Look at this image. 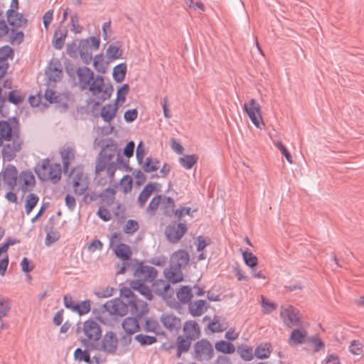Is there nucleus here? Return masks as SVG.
I'll list each match as a JSON object with an SVG mask.
<instances>
[{
  "mask_svg": "<svg viewBox=\"0 0 364 364\" xmlns=\"http://www.w3.org/2000/svg\"><path fill=\"white\" fill-rule=\"evenodd\" d=\"M133 186V179L131 176L125 175L119 182V188L124 193L131 192Z\"/></svg>",
  "mask_w": 364,
  "mask_h": 364,
  "instance_id": "nucleus-45",
  "label": "nucleus"
},
{
  "mask_svg": "<svg viewBox=\"0 0 364 364\" xmlns=\"http://www.w3.org/2000/svg\"><path fill=\"white\" fill-rule=\"evenodd\" d=\"M79 85L82 89H86L95 79L93 71L87 67H80L77 70Z\"/></svg>",
  "mask_w": 364,
  "mask_h": 364,
  "instance_id": "nucleus-19",
  "label": "nucleus"
},
{
  "mask_svg": "<svg viewBox=\"0 0 364 364\" xmlns=\"http://www.w3.org/2000/svg\"><path fill=\"white\" fill-rule=\"evenodd\" d=\"M185 336L191 340H195L200 336V327L196 321H188L183 326Z\"/></svg>",
  "mask_w": 364,
  "mask_h": 364,
  "instance_id": "nucleus-25",
  "label": "nucleus"
},
{
  "mask_svg": "<svg viewBox=\"0 0 364 364\" xmlns=\"http://www.w3.org/2000/svg\"><path fill=\"white\" fill-rule=\"evenodd\" d=\"M93 67L100 73H105L108 69L109 61L106 60L103 54L100 53L92 57Z\"/></svg>",
  "mask_w": 364,
  "mask_h": 364,
  "instance_id": "nucleus-30",
  "label": "nucleus"
},
{
  "mask_svg": "<svg viewBox=\"0 0 364 364\" xmlns=\"http://www.w3.org/2000/svg\"><path fill=\"white\" fill-rule=\"evenodd\" d=\"M205 309V301L203 300H198L189 305V311L193 316H201Z\"/></svg>",
  "mask_w": 364,
  "mask_h": 364,
  "instance_id": "nucleus-38",
  "label": "nucleus"
},
{
  "mask_svg": "<svg viewBox=\"0 0 364 364\" xmlns=\"http://www.w3.org/2000/svg\"><path fill=\"white\" fill-rule=\"evenodd\" d=\"M115 292V289L111 287H102L95 291V294L99 298H107L112 296Z\"/></svg>",
  "mask_w": 364,
  "mask_h": 364,
  "instance_id": "nucleus-54",
  "label": "nucleus"
},
{
  "mask_svg": "<svg viewBox=\"0 0 364 364\" xmlns=\"http://www.w3.org/2000/svg\"><path fill=\"white\" fill-rule=\"evenodd\" d=\"M209 329L213 332H221L225 329V324L221 322L218 318H215L211 323L208 325Z\"/></svg>",
  "mask_w": 364,
  "mask_h": 364,
  "instance_id": "nucleus-58",
  "label": "nucleus"
},
{
  "mask_svg": "<svg viewBox=\"0 0 364 364\" xmlns=\"http://www.w3.org/2000/svg\"><path fill=\"white\" fill-rule=\"evenodd\" d=\"M118 338L112 331H107L103 336L100 349L107 353H113L117 350Z\"/></svg>",
  "mask_w": 364,
  "mask_h": 364,
  "instance_id": "nucleus-16",
  "label": "nucleus"
},
{
  "mask_svg": "<svg viewBox=\"0 0 364 364\" xmlns=\"http://www.w3.org/2000/svg\"><path fill=\"white\" fill-rule=\"evenodd\" d=\"M63 167L65 171H68L69 166L75 159V151L70 146L64 147L60 152Z\"/></svg>",
  "mask_w": 364,
  "mask_h": 364,
  "instance_id": "nucleus-29",
  "label": "nucleus"
},
{
  "mask_svg": "<svg viewBox=\"0 0 364 364\" xmlns=\"http://www.w3.org/2000/svg\"><path fill=\"white\" fill-rule=\"evenodd\" d=\"M9 100L14 105H18L23 100V97L18 91L14 90L9 92Z\"/></svg>",
  "mask_w": 364,
  "mask_h": 364,
  "instance_id": "nucleus-63",
  "label": "nucleus"
},
{
  "mask_svg": "<svg viewBox=\"0 0 364 364\" xmlns=\"http://www.w3.org/2000/svg\"><path fill=\"white\" fill-rule=\"evenodd\" d=\"M159 161L156 159H153L151 157H147L145 159V161L142 166L144 171L147 173H151L156 171L159 167Z\"/></svg>",
  "mask_w": 364,
  "mask_h": 364,
  "instance_id": "nucleus-43",
  "label": "nucleus"
},
{
  "mask_svg": "<svg viewBox=\"0 0 364 364\" xmlns=\"http://www.w3.org/2000/svg\"><path fill=\"white\" fill-rule=\"evenodd\" d=\"M17 184L23 191H31L36 185V178L30 171H23L18 176Z\"/></svg>",
  "mask_w": 364,
  "mask_h": 364,
  "instance_id": "nucleus-18",
  "label": "nucleus"
},
{
  "mask_svg": "<svg viewBox=\"0 0 364 364\" xmlns=\"http://www.w3.org/2000/svg\"><path fill=\"white\" fill-rule=\"evenodd\" d=\"M18 176L16 167L9 166L0 173V181H2L4 185H7L9 188L13 189L17 185ZM1 186V182H0V188Z\"/></svg>",
  "mask_w": 364,
  "mask_h": 364,
  "instance_id": "nucleus-14",
  "label": "nucleus"
},
{
  "mask_svg": "<svg viewBox=\"0 0 364 364\" xmlns=\"http://www.w3.org/2000/svg\"><path fill=\"white\" fill-rule=\"evenodd\" d=\"M175 202L171 197L162 196L160 208L165 215H171L174 211Z\"/></svg>",
  "mask_w": 364,
  "mask_h": 364,
  "instance_id": "nucleus-33",
  "label": "nucleus"
},
{
  "mask_svg": "<svg viewBox=\"0 0 364 364\" xmlns=\"http://www.w3.org/2000/svg\"><path fill=\"white\" fill-rule=\"evenodd\" d=\"M70 179L76 194L82 195L87 191L89 184L88 180L80 168H77L72 171Z\"/></svg>",
  "mask_w": 364,
  "mask_h": 364,
  "instance_id": "nucleus-11",
  "label": "nucleus"
},
{
  "mask_svg": "<svg viewBox=\"0 0 364 364\" xmlns=\"http://www.w3.org/2000/svg\"><path fill=\"white\" fill-rule=\"evenodd\" d=\"M164 273L165 277L172 283L175 284L183 281V275L181 268L170 264V267L166 268Z\"/></svg>",
  "mask_w": 364,
  "mask_h": 364,
  "instance_id": "nucleus-26",
  "label": "nucleus"
},
{
  "mask_svg": "<svg viewBox=\"0 0 364 364\" xmlns=\"http://www.w3.org/2000/svg\"><path fill=\"white\" fill-rule=\"evenodd\" d=\"M126 73L127 65L124 63H122L116 65L113 68L112 77L117 82L119 83L124 80Z\"/></svg>",
  "mask_w": 364,
  "mask_h": 364,
  "instance_id": "nucleus-37",
  "label": "nucleus"
},
{
  "mask_svg": "<svg viewBox=\"0 0 364 364\" xmlns=\"http://www.w3.org/2000/svg\"><path fill=\"white\" fill-rule=\"evenodd\" d=\"M178 299L184 304L189 302L192 298L191 290L188 287H182L177 292Z\"/></svg>",
  "mask_w": 364,
  "mask_h": 364,
  "instance_id": "nucleus-47",
  "label": "nucleus"
},
{
  "mask_svg": "<svg viewBox=\"0 0 364 364\" xmlns=\"http://www.w3.org/2000/svg\"><path fill=\"white\" fill-rule=\"evenodd\" d=\"M215 346L218 351L224 353H232L235 350L234 345L225 341L217 342Z\"/></svg>",
  "mask_w": 364,
  "mask_h": 364,
  "instance_id": "nucleus-48",
  "label": "nucleus"
},
{
  "mask_svg": "<svg viewBox=\"0 0 364 364\" xmlns=\"http://www.w3.org/2000/svg\"><path fill=\"white\" fill-rule=\"evenodd\" d=\"M90 301L89 300H86L76 304L73 312H76L79 315L82 316L88 314L90 311Z\"/></svg>",
  "mask_w": 364,
  "mask_h": 364,
  "instance_id": "nucleus-53",
  "label": "nucleus"
},
{
  "mask_svg": "<svg viewBox=\"0 0 364 364\" xmlns=\"http://www.w3.org/2000/svg\"><path fill=\"white\" fill-rule=\"evenodd\" d=\"M18 130V125L15 122L1 121L0 122V146L4 141H9L15 132Z\"/></svg>",
  "mask_w": 364,
  "mask_h": 364,
  "instance_id": "nucleus-15",
  "label": "nucleus"
},
{
  "mask_svg": "<svg viewBox=\"0 0 364 364\" xmlns=\"http://www.w3.org/2000/svg\"><path fill=\"white\" fill-rule=\"evenodd\" d=\"M36 173L39 179L56 183L61 178V166L46 159L36 167Z\"/></svg>",
  "mask_w": 364,
  "mask_h": 364,
  "instance_id": "nucleus-4",
  "label": "nucleus"
},
{
  "mask_svg": "<svg viewBox=\"0 0 364 364\" xmlns=\"http://www.w3.org/2000/svg\"><path fill=\"white\" fill-rule=\"evenodd\" d=\"M161 321L164 326L170 331L178 330L181 325V319L171 314H163Z\"/></svg>",
  "mask_w": 364,
  "mask_h": 364,
  "instance_id": "nucleus-23",
  "label": "nucleus"
},
{
  "mask_svg": "<svg viewBox=\"0 0 364 364\" xmlns=\"http://www.w3.org/2000/svg\"><path fill=\"white\" fill-rule=\"evenodd\" d=\"M104 309L109 314L123 316L129 311L128 303L126 299H114L107 301L104 304Z\"/></svg>",
  "mask_w": 364,
  "mask_h": 364,
  "instance_id": "nucleus-12",
  "label": "nucleus"
},
{
  "mask_svg": "<svg viewBox=\"0 0 364 364\" xmlns=\"http://www.w3.org/2000/svg\"><path fill=\"white\" fill-rule=\"evenodd\" d=\"M131 287L137 291L139 294L144 296L146 299L151 300L153 298L151 289L145 286L144 284L139 281H132L130 283Z\"/></svg>",
  "mask_w": 364,
  "mask_h": 364,
  "instance_id": "nucleus-32",
  "label": "nucleus"
},
{
  "mask_svg": "<svg viewBox=\"0 0 364 364\" xmlns=\"http://www.w3.org/2000/svg\"><path fill=\"white\" fill-rule=\"evenodd\" d=\"M189 254L183 250H179L172 254L170 264L178 268L184 269L189 262Z\"/></svg>",
  "mask_w": 364,
  "mask_h": 364,
  "instance_id": "nucleus-20",
  "label": "nucleus"
},
{
  "mask_svg": "<svg viewBox=\"0 0 364 364\" xmlns=\"http://www.w3.org/2000/svg\"><path fill=\"white\" fill-rule=\"evenodd\" d=\"M74 357L79 361H85L87 364H91L90 357L87 350H82L80 348H77L74 352Z\"/></svg>",
  "mask_w": 364,
  "mask_h": 364,
  "instance_id": "nucleus-56",
  "label": "nucleus"
},
{
  "mask_svg": "<svg viewBox=\"0 0 364 364\" xmlns=\"http://www.w3.org/2000/svg\"><path fill=\"white\" fill-rule=\"evenodd\" d=\"M118 109L117 104H107L101 108L100 116L105 122L109 123L116 117Z\"/></svg>",
  "mask_w": 364,
  "mask_h": 364,
  "instance_id": "nucleus-24",
  "label": "nucleus"
},
{
  "mask_svg": "<svg viewBox=\"0 0 364 364\" xmlns=\"http://www.w3.org/2000/svg\"><path fill=\"white\" fill-rule=\"evenodd\" d=\"M120 296L126 299L128 303L129 311L132 314L141 317L149 311L147 304L141 300L137 299L131 289L123 288L120 290Z\"/></svg>",
  "mask_w": 364,
  "mask_h": 364,
  "instance_id": "nucleus-5",
  "label": "nucleus"
},
{
  "mask_svg": "<svg viewBox=\"0 0 364 364\" xmlns=\"http://www.w3.org/2000/svg\"><path fill=\"white\" fill-rule=\"evenodd\" d=\"M243 108L252 124L258 129H262L265 124L262 114V107L255 99H250L245 103Z\"/></svg>",
  "mask_w": 364,
  "mask_h": 364,
  "instance_id": "nucleus-6",
  "label": "nucleus"
},
{
  "mask_svg": "<svg viewBox=\"0 0 364 364\" xmlns=\"http://www.w3.org/2000/svg\"><path fill=\"white\" fill-rule=\"evenodd\" d=\"M161 185L157 183H147L138 197V203L141 207H143L146 203L149 198L155 191H159Z\"/></svg>",
  "mask_w": 364,
  "mask_h": 364,
  "instance_id": "nucleus-22",
  "label": "nucleus"
},
{
  "mask_svg": "<svg viewBox=\"0 0 364 364\" xmlns=\"http://www.w3.org/2000/svg\"><path fill=\"white\" fill-rule=\"evenodd\" d=\"M13 55L14 50L11 47L5 46L0 48V59L7 61L8 58L13 57Z\"/></svg>",
  "mask_w": 364,
  "mask_h": 364,
  "instance_id": "nucleus-62",
  "label": "nucleus"
},
{
  "mask_svg": "<svg viewBox=\"0 0 364 364\" xmlns=\"http://www.w3.org/2000/svg\"><path fill=\"white\" fill-rule=\"evenodd\" d=\"M11 142L6 144L2 149V156L4 159L11 161L16 154L23 149L24 141L19 131L15 132L10 140Z\"/></svg>",
  "mask_w": 364,
  "mask_h": 364,
  "instance_id": "nucleus-9",
  "label": "nucleus"
},
{
  "mask_svg": "<svg viewBox=\"0 0 364 364\" xmlns=\"http://www.w3.org/2000/svg\"><path fill=\"white\" fill-rule=\"evenodd\" d=\"M197 154L185 155L179 159L180 164L186 169H191L198 161Z\"/></svg>",
  "mask_w": 364,
  "mask_h": 364,
  "instance_id": "nucleus-40",
  "label": "nucleus"
},
{
  "mask_svg": "<svg viewBox=\"0 0 364 364\" xmlns=\"http://www.w3.org/2000/svg\"><path fill=\"white\" fill-rule=\"evenodd\" d=\"M135 339L141 345H151L156 341V338L154 336L139 334L135 336Z\"/></svg>",
  "mask_w": 364,
  "mask_h": 364,
  "instance_id": "nucleus-59",
  "label": "nucleus"
},
{
  "mask_svg": "<svg viewBox=\"0 0 364 364\" xmlns=\"http://www.w3.org/2000/svg\"><path fill=\"white\" fill-rule=\"evenodd\" d=\"M242 255L243 260H244L245 263L246 264V265H247L248 267H250L251 268H253L255 266H257V264L258 263V259L251 252L243 251L242 252Z\"/></svg>",
  "mask_w": 364,
  "mask_h": 364,
  "instance_id": "nucleus-52",
  "label": "nucleus"
},
{
  "mask_svg": "<svg viewBox=\"0 0 364 364\" xmlns=\"http://www.w3.org/2000/svg\"><path fill=\"white\" fill-rule=\"evenodd\" d=\"M213 348L211 343L205 339L198 341L194 346V356L199 360H208L213 358Z\"/></svg>",
  "mask_w": 364,
  "mask_h": 364,
  "instance_id": "nucleus-13",
  "label": "nucleus"
},
{
  "mask_svg": "<svg viewBox=\"0 0 364 364\" xmlns=\"http://www.w3.org/2000/svg\"><path fill=\"white\" fill-rule=\"evenodd\" d=\"M162 195H158L154 196L150 201L149 205L146 208V211L151 215L155 214L157 209L160 208L161 203Z\"/></svg>",
  "mask_w": 364,
  "mask_h": 364,
  "instance_id": "nucleus-50",
  "label": "nucleus"
},
{
  "mask_svg": "<svg viewBox=\"0 0 364 364\" xmlns=\"http://www.w3.org/2000/svg\"><path fill=\"white\" fill-rule=\"evenodd\" d=\"M58 95L52 89H47L45 92V98L50 103L58 102Z\"/></svg>",
  "mask_w": 364,
  "mask_h": 364,
  "instance_id": "nucleus-64",
  "label": "nucleus"
},
{
  "mask_svg": "<svg viewBox=\"0 0 364 364\" xmlns=\"http://www.w3.org/2000/svg\"><path fill=\"white\" fill-rule=\"evenodd\" d=\"M122 236L120 233L114 232L109 238V247L116 256L123 261L130 259L132 252L129 245L122 243Z\"/></svg>",
  "mask_w": 364,
  "mask_h": 364,
  "instance_id": "nucleus-8",
  "label": "nucleus"
},
{
  "mask_svg": "<svg viewBox=\"0 0 364 364\" xmlns=\"http://www.w3.org/2000/svg\"><path fill=\"white\" fill-rule=\"evenodd\" d=\"M192 340L188 339L186 337L179 336L177 340V348H178V357H181V355L183 352L188 350L191 346V342Z\"/></svg>",
  "mask_w": 364,
  "mask_h": 364,
  "instance_id": "nucleus-44",
  "label": "nucleus"
},
{
  "mask_svg": "<svg viewBox=\"0 0 364 364\" xmlns=\"http://www.w3.org/2000/svg\"><path fill=\"white\" fill-rule=\"evenodd\" d=\"M77 333L84 346L94 349L96 348L97 341L102 337V328L97 321L88 319L77 326Z\"/></svg>",
  "mask_w": 364,
  "mask_h": 364,
  "instance_id": "nucleus-3",
  "label": "nucleus"
},
{
  "mask_svg": "<svg viewBox=\"0 0 364 364\" xmlns=\"http://www.w3.org/2000/svg\"><path fill=\"white\" fill-rule=\"evenodd\" d=\"M70 30L75 33H80L83 31V27L79 24V18L77 15H73L70 18Z\"/></svg>",
  "mask_w": 364,
  "mask_h": 364,
  "instance_id": "nucleus-60",
  "label": "nucleus"
},
{
  "mask_svg": "<svg viewBox=\"0 0 364 364\" xmlns=\"http://www.w3.org/2000/svg\"><path fill=\"white\" fill-rule=\"evenodd\" d=\"M129 90V87L127 84H124L120 88H119L117 90V98L114 104H117L118 106L124 104Z\"/></svg>",
  "mask_w": 364,
  "mask_h": 364,
  "instance_id": "nucleus-46",
  "label": "nucleus"
},
{
  "mask_svg": "<svg viewBox=\"0 0 364 364\" xmlns=\"http://www.w3.org/2000/svg\"><path fill=\"white\" fill-rule=\"evenodd\" d=\"M139 229V223L134 220H128L124 227V232L126 234L132 235Z\"/></svg>",
  "mask_w": 364,
  "mask_h": 364,
  "instance_id": "nucleus-57",
  "label": "nucleus"
},
{
  "mask_svg": "<svg viewBox=\"0 0 364 364\" xmlns=\"http://www.w3.org/2000/svg\"><path fill=\"white\" fill-rule=\"evenodd\" d=\"M46 75L49 81L57 82L62 76V70L54 64H50L46 70Z\"/></svg>",
  "mask_w": 364,
  "mask_h": 364,
  "instance_id": "nucleus-35",
  "label": "nucleus"
},
{
  "mask_svg": "<svg viewBox=\"0 0 364 364\" xmlns=\"http://www.w3.org/2000/svg\"><path fill=\"white\" fill-rule=\"evenodd\" d=\"M153 290L157 294L165 298L170 291V285L164 280L159 279L153 284Z\"/></svg>",
  "mask_w": 364,
  "mask_h": 364,
  "instance_id": "nucleus-34",
  "label": "nucleus"
},
{
  "mask_svg": "<svg viewBox=\"0 0 364 364\" xmlns=\"http://www.w3.org/2000/svg\"><path fill=\"white\" fill-rule=\"evenodd\" d=\"M122 51L120 48L115 45H110L106 50V57L109 61H112L121 58Z\"/></svg>",
  "mask_w": 364,
  "mask_h": 364,
  "instance_id": "nucleus-42",
  "label": "nucleus"
},
{
  "mask_svg": "<svg viewBox=\"0 0 364 364\" xmlns=\"http://www.w3.org/2000/svg\"><path fill=\"white\" fill-rule=\"evenodd\" d=\"M157 272L152 267L140 264L134 271V275L139 282H152L156 277Z\"/></svg>",
  "mask_w": 364,
  "mask_h": 364,
  "instance_id": "nucleus-17",
  "label": "nucleus"
},
{
  "mask_svg": "<svg viewBox=\"0 0 364 364\" xmlns=\"http://www.w3.org/2000/svg\"><path fill=\"white\" fill-rule=\"evenodd\" d=\"M159 328V323L156 320L147 318L145 321L144 330L150 332H155Z\"/></svg>",
  "mask_w": 364,
  "mask_h": 364,
  "instance_id": "nucleus-61",
  "label": "nucleus"
},
{
  "mask_svg": "<svg viewBox=\"0 0 364 364\" xmlns=\"http://www.w3.org/2000/svg\"><path fill=\"white\" fill-rule=\"evenodd\" d=\"M187 230L186 225L179 223L177 225L169 226L166 230V235L171 242H177L184 235Z\"/></svg>",
  "mask_w": 364,
  "mask_h": 364,
  "instance_id": "nucleus-21",
  "label": "nucleus"
},
{
  "mask_svg": "<svg viewBox=\"0 0 364 364\" xmlns=\"http://www.w3.org/2000/svg\"><path fill=\"white\" fill-rule=\"evenodd\" d=\"M89 90L93 95L105 101L110 98L114 89L110 83L105 82L102 76L97 75L89 86Z\"/></svg>",
  "mask_w": 364,
  "mask_h": 364,
  "instance_id": "nucleus-7",
  "label": "nucleus"
},
{
  "mask_svg": "<svg viewBox=\"0 0 364 364\" xmlns=\"http://www.w3.org/2000/svg\"><path fill=\"white\" fill-rule=\"evenodd\" d=\"M67 31L65 30L58 29L54 33L53 46L56 49H61L64 45Z\"/></svg>",
  "mask_w": 364,
  "mask_h": 364,
  "instance_id": "nucleus-41",
  "label": "nucleus"
},
{
  "mask_svg": "<svg viewBox=\"0 0 364 364\" xmlns=\"http://www.w3.org/2000/svg\"><path fill=\"white\" fill-rule=\"evenodd\" d=\"M7 18L9 24L14 27H22L26 24V19L23 16L14 10L7 11Z\"/></svg>",
  "mask_w": 364,
  "mask_h": 364,
  "instance_id": "nucleus-28",
  "label": "nucleus"
},
{
  "mask_svg": "<svg viewBox=\"0 0 364 364\" xmlns=\"http://www.w3.org/2000/svg\"><path fill=\"white\" fill-rule=\"evenodd\" d=\"M279 316L283 323L289 328L298 326L301 320L299 311L291 305L281 306Z\"/></svg>",
  "mask_w": 364,
  "mask_h": 364,
  "instance_id": "nucleus-10",
  "label": "nucleus"
},
{
  "mask_svg": "<svg viewBox=\"0 0 364 364\" xmlns=\"http://www.w3.org/2000/svg\"><path fill=\"white\" fill-rule=\"evenodd\" d=\"M122 328L127 333L132 335L139 331V323L136 318L127 317L122 322Z\"/></svg>",
  "mask_w": 364,
  "mask_h": 364,
  "instance_id": "nucleus-31",
  "label": "nucleus"
},
{
  "mask_svg": "<svg viewBox=\"0 0 364 364\" xmlns=\"http://www.w3.org/2000/svg\"><path fill=\"white\" fill-rule=\"evenodd\" d=\"M262 312L264 314H270L276 310L277 305L264 296H261Z\"/></svg>",
  "mask_w": 364,
  "mask_h": 364,
  "instance_id": "nucleus-39",
  "label": "nucleus"
},
{
  "mask_svg": "<svg viewBox=\"0 0 364 364\" xmlns=\"http://www.w3.org/2000/svg\"><path fill=\"white\" fill-rule=\"evenodd\" d=\"M308 333L304 329H294L289 339L290 346H296L304 343L307 340Z\"/></svg>",
  "mask_w": 364,
  "mask_h": 364,
  "instance_id": "nucleus-27",
  "label": "nucleus"
},
{
  "mask_svg": "<svg viewBox=\"0 0 364 364\" xmlns=\"http://www.w3.org/2000/svg\"><path fill=\"white\" fill-rule=\"evenodd\" d=\"M11 306V301L9 299L0 296V319H2L9 314Z\"/></svg>",
  "mask_w": 364,
  "mask_h": 364,
  "instance_id": "nucleus-49",
  "label": "nucleus"
},
{
  "mask_svg": "<svg viewBox=\"0 0 364 364\" xmlns=\"http://www.w3.org/2000/svg\"><path fill=\"white\" fill-rule=\"evenodd\" d=\"M348 349L353 355H360L363 351V345L360 341L353 340L350 342Z\"/></svg>",
  "mask_w": 364,
  "mask_h": 364,
  "instance_id": "nucleus-55",
  "label": "nucleus"
},
{
  "mask_svg": "<svg viewBox=\"0 0 364 364\" xmlns=\"http://www.w3.org/2000/svg\"><path fill=\"white\" fill-rule=\"evenodd\" d=\"M272 351V346L269 343H261L257 346L255 350L256 357L259 359L267 358Z\"/></svg>",
  "mask_w": 364,
  "mask_h": 364,
  "instance_id": "nucleus-36",
  "label": "nucleus"
},
{
  "mask_svg": "<svg viewBox=\"0 0 364 364\" xmlns=\"http://www.w3.org/2000/svg\"><path fill=\"white\" fill-rule=\"evenodd\" d=\"M117 145L113 140H109L103 146L97 159L95 173L98 177L105 172L107 177L113 179L117 168V164L113 161L116 154Z\"/></svg>",
  "mask_w": 364,
  "mask_h": 364,
  "instance_id": "nucleus-1",
  "label": "nucleus"
},
{
  "mask_svg": "<svg viewBox=\"0 0 364 364\" xmlns=\"http://www.w3.org/2000/svg\"><path fill=\"white\" fill-rule=\"evenodd\" d=\"M38 201V197L34 193H29L26 198L25 210L28 215Z\"/></svg>",
  "mask_w": 364,
  "mask_h": 364,
  "instance_id": "nucleus-51",
  "label": "nucleus"
},
{
  "mask_svg": "<svg viewBox=\"0 0 364 364\" xmlns=\"http://www.w3.org/2000/svg\"><path fill=\"white\" fill-rule=\"evenodd\" d=\"M100 39L95 36L82 38L78 42H73L67 45V53L71 57L80 55L85 64H90L92 60V53L100 48Z\"/></svg>",
  "mask_w": 364,
  "mask_h": 364,
  "instance_id": "nucleus-2",
  "label": "nucleus"
}]
</instances>
